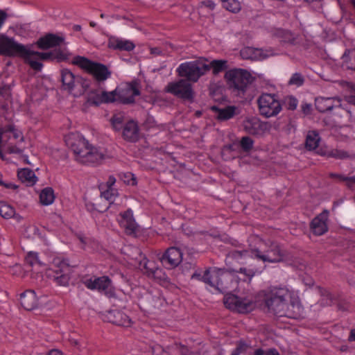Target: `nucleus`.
<instances>
[{
  "label": "nucleus",
  "mask_w": 355,
  "mask_h": 355,
  "mask_svg": "<svg viewBox=\"0 0 355 355\" xmlns=\"http://www.w3.org/2000/svg\"><path fill=\"white\" fill-rule=\"evenodd\" d=\"M258 297L268 310L278 316L297 318L302 310L299 297L286 287H270L261 291Z\"/></svg>",
  "instance_id": "f257e3e1"
},
{
  "label": "nucleus",
  "mask_w": 355,
  "mask_h": 355,
  "mask_svg": "<svg viewBox=\"0 0 355 355\" xmlns=\"http://www.w3.org/2000/svg\"><path fill=\"white\" fill-rule=\"evenodd\" d=\"M285 254L276 243H272L268 249L262 251L259 249L254 250H234L230 251L227 256V261L234 260L239 263H243L248 257L255 258L263 262H279L284 260Z\"/></svg>",
  "instance_id": "f03ea898"
},
{
  "label": "nucleus",
  "mask_w": 355,
  "mask_h": 355,
  "mask_svg": "<svg viewBox=\"0 0 355 355\" xmlns=\"http://www.w3.org/2000/svg\"><path fill=\"white\" fill-rule=\"evenodd\" d=\"M210 70L208 64L198 61L182 63L177 69L178 76L185 78L168 84L166 89H190L189 82L196 83L199 78Z\"/></svg>",
  "instance_id": "7ed1b4c3"
},
{
  "label": "nucleus",
  "mask_w": 355,
  "mask_h": 355,
  "mask_svg": "<svg viewBox=\"0 0 355 355\" xmlns=\"http://www.w3.org/2000/svg\"><path fill=\"white\" fill-rule=\"evenodd\" d=\"M24 141L22 132L14 125L8 124L0 128V157L5 160L3 153L20 155L22 149L20 146Z\"/></svg>",
  "instance_id": "20e7f679"
},
{
  "label": "nucleus",
  "mask_w": 355,
  "mask_h": 355,
  "mask_svg": "<svg viewBox=\"0 0 355 355\" xmlns=\"http://www.w3.org/2000/svg\"><path fill=\"white\" fill-rule=\"evenodd\" d=\"M64 142L73 152L76 159L83 164L89 162V143L78 132H70L64 136Z\"/></svg>",
  "instance_id": "39448f33"
},
{
  "label": "nucleus",
  "mask_w": 355,
  "mask_h": 355,
  "mask_svg": "<svg viewBox=\"0 0 355 355\" xmlns=\"http://www.w3.org/2000/svg\"><path fill=\"white\" fill-rule=\"evenodd\" d=\"M71 268L67 260L55 257L52 268L46 272L47 276L58 286H66L69 284Z\"/></svg>",
  "instance_id": "423d86ee"
},
{
  "label": "nucleus",
  "mask_w": 355,
  "mask_h": 355,
  "mask_svg": "<svg viewBox=\"0 0 355 355\" xmlns=\"http://www.w3.org/2000/svg\"><path fill=\"white\" fill-rule=\"evenodd\" d=\"M224 78L230 87L234 89H245L252 83L255 78L248 70L240 68L227 71Z\"/></svg>",
  "instance_id": "0eeeda50"
},
{
  "label": "nucleus",
  "mask_w": 355,
  "mask_h": 355,
  "mask_svg": "<svg viewBox=\"0 0 355 355\" xmlns=\"http://www.w3.org/2000/svg\"><path fill=\"white\" fill-rule=\"evenodd\" d=\"M223 302L227 309L239 313H249L255 307L254 300L251 296H238L227 293Z\"/></svg>",
  "instance_id": "6e6552de"
},
{
  "label": "nucleus",
  "mask_w": 355,
  "mask_h": 355,
  "mask_svg": "<svg viewBox=\"0 0 355 355\" xmlns=\"http://www.w3.org/2000/svg\"><path fill=\"white\" fill-rule=\"evenodd\" d=\"M212 278L210 291L213 293H227L229 290L234 288L236 284L233 275L221 268H214Z\"/></svg>",
  "instance_id": "1a4fd4ad"
},
{
  "label": "nucleus",
  "mask_w": 355,
  "mask_h": 355,
  "mask_svg": "<svg viewBox=\"0 0 355 355\" xmlns=\"http://www.w3.org/2000/svg\"><path fill=\"white\" fill-rule=\"evenodd\" d=\"M102 91L103 92L101 96V102L102 103L119 102L122 104H130L134 103L135 96L141 94V90Z\"/></svg>",
  "instance_id": "9d476101"
},
{
  "label": "nucleus",
  "mask_w": 355,
  "mask_h": 355,
  "mask_svg": "<svg viewBox=\"0 0 355 355\" xmlns=\"http://www.w3.org/2000/svg\"><path fill=\"white\" fill-rule=\"evenodd\" d=\"M257 103L260 114L266 118L277 116L282 110V105L274 94H263Z\"/></svg>",
  "instance_id": "9b49d317"
},
{
  "label": "nucleus",
  "mask_w": 355,
  "mask_h": 355,
  "mask_svg": "<svg viewBox=\"0 0 355 355\" xmlns=\"http://www.w3.org/2000/svg\"><path fill=\"white\" fill-rule=\"evenodd\" d=\"M26 46L18 43L13 37L0 35V55L6 57H21L26 54Z\"/></svg>",
  "instance_id": "f8f14e48"
},
{
  "label": "nucleus",
  "mask_w": 355,
  "mask_h": 355,
  "mask_svg": "<svg viewBox=\"0 0 355 355\" xmlns=\"http://www.w3.org/2000/svg\"><path fill=\"white\" fill-rule=\"evenodd\" d=\"M94 289H96L110 300L120 298V292L116 290L112 280L107 276L95 278L94 281L90 279V290Z\"/></svg>",
  "instance_id": "ddd939ff"
},
{
  "label": "nucleus",
  "mask_w": 355,
  "mask_h": 355,
  "mask_svg": "<svg viewBox=\"0 0 355 355\" xmlns=\"http://www.w3.org/2000/svg\"><path fill=\"white\" fill-rule=\"evenodd\" d=\"M329 216V211L327 209H324L313 218L310 223V229L314 235L322 236L328 232Z\"/></svg>",
  "instance_id": "4468645a"
},
{
  "label": "nucleus",
  "mask_w": 355,
  "mask_h": 355,
  "mask_svg": "<svg viewBox=\"0 0 355 355\" xmlns=\"http://www.w3.org/2000/svg\"><path fill=\"white\" fill-rule=\"evenodd\" d=\"M182 260V253L179 248L171 247L168 248L160 258L162 265L167 268L178 266Z\"/></svg>",
  "instance_id": "2eb2a0df"
},
{
  "label": "nucleus",
  "mask_w": 355,
  "mask_h": 355,
  "mask_svg": "<svg viewBox=\"0 0 355 355\" xmlns=\"http://www.w3.org/2000/svg\"><path fill=\"white\" fill-rule=\"evenodd\" d=\"M120 226L125 230V232L128 235H134L137 232L138 225L135 221L132 209L121 212L119 215Z\"/></svg>",
  "instance_id": "dca6fc26"
},
{
  "label": "nucleus",
  "mask_w": 355,
  "mask_h": 355,
  "mask_svg": "<svg viewBox=\"0 0 355 355\" xmlns=\"http://www.w3.org/2000/svg\"><path fill=\"white\" fill-rule=\"evenodd\" d=\"M243 127L247 133L256 136L263 135L269 128L268 123L261 121L257 118L245 120Z\"/></svg>",
  "instance_id": "f3484780"
},
{
  "label": "nucleus",
  "mask_w": 355,
  "mask_h": 355,
  "mask_svg": "<svg viewBox=\"0 0 355 355\" xmlns=\"http://www.w3.org/2000/svg\"><path fill=\"white\" fill-rule=\"evenodd\" d=\"M107 321L112 324L123 327H129L131 324V319L123 311L119 309H111L105 315Z\"/></svg>",
  "instance_id": "a211bd4d"
},
{
  "label": "nucleus",
  "mask_w": 355,
  "mask_h": 355,
  "mask_svg": "<svg viewBox=\"0 0 355 355\" xmlns=\"http://www.w3.org/2000/svg\"><path fill=\"white\" fill-rule=\"evenodd\" d=\"M61 80L66 89H73L76 84L80 83L82 89H89L87 84H82V78L79 76H75L74 74L69 69H64L61 71Z\"/></svg>",
  "instance_id": "6ab92c4d"
},
{
  "label": "nucleus",
  "mask_w": 355,
  "mask_h": 355,
  "mask_svg": "<svg viewBox=\"0 0 355 355\" xmlns=\"http://www.w3.org/2000/svg\"><path fill=\"white\" fill-rule=\"evenodd\" d=\"M90 74L97 82L101 83L107 79L111 72L105 65L90 61Z\"/></svg>",
  "instance_id": "aec40b11"
},
{
  "label": "nucleus",
  "mask_w": 355,
  "mask_h": 355,
  "mask_svg": "<svg viewBox=\"0 0 355 355\" xmlns=\"http://www.w3.org/2000/svg\"><path fill=\"white\" fill-rule=\"evenodd\" d=\"M64 41L63 37L53 33H48L41 37L37 42L38 47L41 49H48L60 46Z\"/></svg>",
  "instance_id": "412c9836"
},
{
  "label": "nucleus",
  "mask_w": 355,
  "mask_h": 355,
  "mask_svg": "<svg viewBox=\"0 0 355 355\" xmlns=\"http://www.w3.org/2000/svg\"><path fill=\"white\" fill-rule=\"evenodd\" d=\"M240 55L245 60H263L268 57L270 53L262 49L245 46L240 51Z\"/></svg>",
  "instance_id": "4be33fe9"
},
{
  "label": "nucleus",
  "mask_w": 355,
  "mask_h": 355,
  "mask_svg": "<svg viewBox=\"0 0 355 355\" xmlns=\"http://www.w3.org/2000/svg\"><path fill=\"white\" fill-rule=\"evenodd\" d=\"M123 137L129 141H137L139 138V129L136 121L129 120L123 127Z\"/></svg>",
  "instance_id": "5701e85b"
},
{
  "label": "nucleus",
  "mask_w": 355,
  "mask_h": 355,
  "mask_svg": "<svg viewBox=\"0 0 355 355\" xmlns=\"http://www.w3.org/2000/svg\"><path fill=\"white\" fill-rule=\"evenodd\" d=\"M20 304L27 311H31L37 306L36 294L33 290H26L20 295Z\"/></svg>",
  "instance_id": "b1692460"
},
{
  "label": "nucleus",
  "mask_w": 355,
  "mask_h": 355,
  "mask_svg": "<svg viewBox=\"0 0 355 355\" xmlns=\"http://www.w3.org/2000/svg\"><path fill=\"white\" fill-rule=\"evenodd\" d=\"M108 47L114 50L130 51L135 49V45L130 40H123L112 37L109 39Z\"/></svg>",
  "instance_id": "393cba45"
},
{
  "label": "nucleus",
  "mask_w": 355,
  "mask_h": 355,
  "mask_svg": "<svg viewBox=\"0 0 355 355\" xmlns=\"http://www.w3.org/2000/svg\"><path fill=\"white\" fill-rule=\"evenodd\" d=\"M340 105V100L333 98H317L315 99L316 108L320 112H324L332 110L334 107Z\"/></svg>",
  "instance_id": "a878e982"
},
{
  "label": "nucleus",
  "mask_w": 355,
  "mask_h": 355,
  "mask_svg": "<svg viewBox=\"0 0 355 355\" xmlns=\"http://www.w3.org/2000/svg\"><path fill=\"white\" fill-rule=\"evenodd\" d=\"M90 165H98L108 157L105 148L101 147H95L90 145Z\"/></svg>",
  "instance_id": "bb28decb"
},
{
  "label": "nucleus",
  "mask_w": 355,
  "mask_h": 355,
  "mask_svg": "<svg viewBox=\"0 0 355 355\" xmlns=\"http://www.w3.org/2000/svg\"><path fill=\"white\" fill-rule=\"evenodd\" d=\"M236 107L228 105L225 108H219L216 105L211 107V110L218 114L217 119L220 121H226L233 118L236 114Z\"/></svg>",
  "instance_id": "cd10ccee"
},
{
  "label": "nucleus",
  "mask_w": 355,
  "mask_h": 355,
  "mask_svg": "<svg viewBox=\"0 0 355 355\" xmlns=\"http://www.w3.org/2000/svg\"><path fill=\"white\" fill-rule=\"evenodd\" d=\"M241 153L239 145L236 142H232L225 145L221 150V156L225 161L231 160L239 157Z\"/></svg>",
  "instance_id": "c85d7f7f"
},
{
  "label": "nucleus",
  "mask_w": 355,
  "mask_h": 355,
  "mask_svg": "<svg viewBox=\"0 0 355 355\" xmlns=\"http://www.w3.org/2000/svg\"><path fill=\"white\" fill-rule=\"evenodd\" d=\"M17 177L21 182L26 184L27 186H33L37 181V178L35 172L27 168L19 170Z\"/></svg>",
  "instance_id": "c756f323"
},
{
  "label": "nucleus",
  "mask_w": 355,
  "mask_h": 355,
  "mask_svg": "<svg viewBox=\"0 0 355 355\" xmlns=\"http://www.w3.org/2000/svg\"><path fill=\"white\" fill-rule=\"evenodd\" d=\"M213 275L214 268L207 269L205 271L196 270L191 275V279H197L205 282L209 287V289L210 290L211 286V282L213 281Z\"/></svg>",
  "instance_id": "7c9ffc66"
},
{
  "label": "nucleus",
  "mask_w": 355,
  "mask_h": 355,
  "mask_svg": "<svg viewBox=\"0 0 355 355\" xmlns=\"http://www.w3.org/2000/svg\"><path fill=\"white\" fill-rule=\"evenodd\" d=\"M27 53L22 55L21 58L24 60L25 62L28 64L30 67L35 71H41L43 64L40 62V60H37L35 53L26 48Z\"/></svg>",
  "instance_id": "2f4dec72"
},
{
  "label": "nucleus",
  "mask_w": 355,
  "mask_h": 355,
  "mask_svg": "<svg viewBox=\"0 0 355 355\" xmlns=\"http://www.w3.org/2000/svg\"><path fill=\"white\" fill-rule=\"evenodd\" d=\"M320 141V137L318 132L315 130H310L306 137L305 147L309 150H315L318 148Z\"/></svg>",
  "instance_id": "473e14b6"
},
{
  "label": "nucleus",
  "mask_w": 355,
  "mask_h": 355,
  "mask_svg": "<svg viewBox=\"0 0 355 355\" xmlns=\"http://www.w3.org/2000/svg\"><path fill=\"white\" fill-rule=\"evenodd\" d=\"M55 200L53 189L51 187L43 189L40 194V201L42 205L47 206L51 205Z\"/></svg>",
  "instance_id": "72a5a7b5"
},
{
  "label": "nucleus",
  "mask_w": 355,
  "mask_h": 355,
  "mask_svg": "<svg viewBox=\"0 0 355 355\" xmlns=\"http://www.w3.org/2000/svg\"><path fill=\"white\" fill-rule=\"evenodd\" d=\"M329 177L334 179H338L339 181L345 182L346 187L352 190L355 191V176L348 177L344 175L330 173Z\"/></svg>",
  "instance_id": "f704fd0d"
},
{
  "label": "nucleus",
  "mask_w": 355,
  "mask_h": 355,
  "mask_svg": "<svg viewBox=\"0 0 355 355\" xmlns=\"http://www.w3.org/2000/svg\"><path fill=\"white\" fill-rule=\"evenodd\" d=\"M99 191L101 196L108 201L110 204L113 203L118 196L117 191L110 186H108L105 190H103V186H101Z\"/></svg>",
  "instance_id": "c9c22d12"
},
{
  "label": "nucleus",
  "mask_w": 355,
  "mask_h": 355,
  "mask_svg": "<svg viewBox=\"0 0 355 355\" xmlns=\"http://www.w3.org/2000/svg\"><path fill=\"white\" fill-rule=\"evenodd\" d=\"M125 114L123 112H117L113 114L110 119V123L115 131H120L124 126Z\"/></svg>",
  "instance_id": "e433bc0d"
},
{
  "label": "nucleus",
  "mask_w": 355,
  "mask_h": 355,
  "mask_svg": "<svg viewBox=\"0 0 355 355\" xmlns=\"http://www.w3.org/2000/svg\"><path fill=\"white\" fill-rule=\"evenodd\" d=\"M15 214V209L10 205L0 202V215L4 218H11Z\"/></svg>",
  "instance_id": "4c0bfd02"
},
{
  "label": "nucleus",
  "mask_w": 355,
  "mask_h": 355,
  "mask_svg": "<svg viewBox=\"0 0 355 355\" xmlns=\"http://www.w3.org/2000/svg\"><path fill=\"white\" fill-rule=\"evenodd\" d=\"M71 64H73V65L78 66L81 69H83L84 71L89 73V59L88 58H87L85 57L77 55L73 58V60H71Z\"/></svg>",
  "instance_id": "58836bf2"
},
{
  "label": "nucleus",
  "mask_w": 355,
  "mask_h": 355,
  "mask_svg": "<svg viewBox=\"0 0 355 355\" xmlns=\"http://www.w3.org/2000/svg\"><path fill=\"white\" fill-rule=\"evenodd\" d=\"M223 7L232 12H238L241 8V2L239 0H225L223 1Z\"/></svg>",
  "instance_id": "ea45409f"
},
{
  "label": "nucleus",
  "mask_w": 355,
  "mask_h": 355,
  "mask_svg": "<svg viewBox=\"0 0 355 355\" xmlns=\"http://www.w3.org/2000/svg\"><path fill=\"white\" fill-rule=\"evenodd\" d=\"M213 69V73L217 74L219 72L227 69V61L223 60H214L211 62L210 64H208Z\"/></svg>",
  "instance_id": "a19ab883"
},
{
  "label": "nucleus",
  "mask_w": 355,
  "mask_h": 355,
  "mask_svg": "<svg viewBox=\"0 0 355 355\" xmlns=\"http://www.w3.org/2000/svg\"><path fill=\"white\" fill-rule=\"evenodd\" d=\"M327 155L328 157H332L337 159H344L349 157V154L347 151L337 148L329 149V152Z\"/></svg>",
  "instance_id": "79ce46f5"
},
{
  "label": "nucleus",
  "mask_w": 355,
  "mask_h": 355,
  "mask_svg": "<svg viewBox=\"0 0 355 355\" xmlns=\"http://www.w3.org/2000/svg\"><path fill=\"white\" fill-rule=\"evenodd\" d=\"M239 145L240 150L241 148L244 152L248 153L252 149L254 141L250 137L245 136L241 138Z\"/></svg>",
  "instance_id": "37998d69"
},
{
  "label": "nucleus",
  "mask_w": 355,
  "mask_h": 355,
  "mask_svg": "<svg viewBox=\"0 0 355 355\" xmlns=\"http://www.w3.org/2000/svg\"><path fill=\"white\" fill-rule=\"evenodd\" d=\"M140 266L145 270V272L148 276V273L152 272L157 268L158 266L157 263L153 261H150L146 258L143 259L139 263Z\"/></svg>",
  "instance_id": "c03bdc74"
},
{
  "label": "nucleus",
  "mask_w": 355,
  "mask_h": 355,
  "mask_svg": "<svg viewBox=\"0 0 355 355\" xmlns=\"http://www.w3.org/2000/svg\"><path fill=\"white\" fill-rule=\"evenodd\" d=\"M167 92L173 93L178 97H181L183 99L191 101L194 96V90H166Z\"/></svg>",
  "instance_id": "a18cd8bd"
},
{
  "label": "nucleus",
  "mask_w": 355,
  "mask_h": 355,
  "mask_svg": "<svg viewBox=\"0 0 355 355\" xmlns=\"http://www.w3.org/2000/svg\"><path fill=\"white\" fill-rule=\"evenodd\" d=\"M304 83V76L300 73H294L288 81V85L296 87H300L303 85Z\"/></svg>",
  "instance_id": "49530a36"
},
{
  "label": "nucleus",
  "mask_w": 355,
  "mask_h": 355,
  "mask_svg": "<svg viewBox=\"0 0 355 355\" xmlns=\"http://www.w3.org/2000/svg\"><path fill=\"white\" fill-rule=\"evenodd\" d=\"M53 60L62 62L69 60V55L60 49H54L52 51Z\"/></svg>",
  "instance_id": "de8ad7c7"
},
{
  "label": "nucleus",
  "mask_w": 355,
  "mask_h": 355,
  "mask_svg": "<svg viewBox=\"0 0 355 355\" xmlns=\"http://www.w3.org/2000/svg\"><path fill=\"white\" fill-rule=\"evenodd\" d=\"M25 261L27 264L32 267L40 264L37 253L33 252H30L28 253L25 258Z\"/></svg>",
  "instance_id": "09e8293b"
},
{
  "label": "nucleus",
  "mask_w": 355,
  "mask_h": 355,
  "mask_svg": "<svg viewBox=\"0 0 355 355\" xmlns=\"http://www.w3.org/2000/svg\"><path fill=\"white\" fill-rule=\"evenodd\" d=\"M222 90H210V96L215 101L219 103H223L227 101V97L225 96L220 92Z\"/></svg>",
  "instance_id": "8fccbe9b"
},
{
  "label": "nucleus",
  "mask_w": 355,
  "mask_h": 355,
  "mask_svg": "<svg viewBox=\"0 0 355 355\" xmlns=\"http://www.w3.org/2000/svg\"><path fill=\"white\" fill-rule=\"evenodd\" d=\"M148 277L157 280H162L165 278V273L162 268L157 266V268L152 272V273H148Z\"/></svg>",
  "instance_id": "3c124183"
},
{
  "label": "nucleus",
  "mask_w": 355,
  "mask_h": 355,
  "mask_svg": "<svg viewBox=\"0 0 355 355\" xmlns=\"http://www.w3.org/2000/svg\"><path fill=\"white\" fill-rule=\"evenodd\" d=\"M318 289L320 295L323 297L327 298L325 304L327 305H331L333 303L334 299L333 295L325 288H319Z\"/></svg>",
  "instance_id": "603ef678"
},
{
  "label": "nucleus",
  "mask_w": 355,
  "mask_h": 355,
  "mask_svg": "<svg viewBox=\"0 0 355 355\" xmlns=\"http://www.w3.org/2000/svg\"><path fill=\"white\" fill-rule=\"evenodd\" d=\"M284 103L288 110H294L297 106V100L293 96H287L284 99Z\"/></svg>",
  "instance_id": "864d4df0"
},
{
  "label": "nucleus",
  "mask_w": 355,
  "mask_h": 355,
  "mask_svg": "<svg viewBox=\"0 0 355 355\" xmlns=\"http://www.w3.org/2000/svg\"><path fill=\"white\" fill-rule=\"evenodd\" d=\"M239 272L245 275L248 280H250L255 274L259 273L261 271L254 268H240Z\"/></svg>",
  "instance_id": "5fc2aeb1"
},
{
  "label": "nucleus",
  "mask_w": 355,
  "mask_h": 355,
  "mask_svg": "<svg viewBox=\"0 0 355 355\" xmlns=\"http://www.w3.org/2000/svg\"><path fill=\"white\" fill-rule=\"evenodd\" d=\"M153 355H169L168 352L165 351L159 345H153L150 347Z\"/></svg>",
  "instance_id": "6e6d98bb"
},
{
  "label": "nucleus",
  "mask_w": 355,
  "mask_h": 355,
  "mask_svg": "<svg viewBox=\"0 0 355 355\" xmlns=\"http://www.w3.org/2000/svg\"><path fill=\"white\" fill-rule=\"evenodd\" d=\"M37 60H53L52 51L50 52H38L35 51Z\"/></svg>",
  "instance_id": "4d7b16f0"
},
{
  "label": "nucleus",
  "mask_w": 355,
  "mask_h": 355,
  "mask_svg": "<svg viewBox=\"0 0 355 355\" xmlns=\"http://www.w3.org/2000/svg\"><path fill=\"white\" fill-rule=\"evenodd\" d=\"M175 349L180 354V355H193V352L192 351H191L187 347L181 344H176Z\"/></svg>",
  "instance_id": "13d9d810"
},
{
  "label": "nucleus",
  "mask_w": 355,
  "mask_h": 355,
  "mask_svg": "<svg viewBox=\"0 0 355 355\" xmlns=\"http://www.w3.org/2000/svg\"><path fill=\"white\" fill-rule=\"evenodd\" d=\"M140 82L137 79H134L131 80L130 82H128L125 83V89H138V87H140Z\"/></svg>",
  "instance_id": "bf43d9fd"
},
{
  "label": "nucleus",
  "mask_w": 355,
  "mask_h": 355,
  "mask_svg": "<svg viewBox=\"0 0 355 355\" xmlns=\"http://www.w3.org/2000/svg\"><path fill=\"white\" fill-rule=\"evenodd\" d=\"M10 90H0V105L3 107L5 105V101L8 99L10 96Z\"/></svg>",
  "instance_id": "052dcab7"
},
{
  "label": "nucleus",
  "mask_w": 355,
  "mask_h": 355,
  "mask_svg": "<svg viewBox=\"0 0 355 355\" xmlns=\"http://www.w3.org/2000/svg\"><path fill=\"white\" fill-rule=\"evenodd\" d=\"M0 185H2L4 187L7 188V189H13V190H15L17 189V186L13 183H6L4 182L3 181L1 180H0Z\"/></svg>",
  "instance_id": "680f3d73"
},
{
  "label": "nucleus",
  "mask_w": 355,
  "mask_h": 355,
  "mask_svg": "<svg viewBox=\"0 0 355 355\" xmlns=\"http://www.w3.org/2000/svg\"><path fill=\"white\" fill-rule=\"evenodd\" d=\"M352 91L353 93L349 96H346L345 98L349 103L354 105L355 106V90Z\"/></svg>",
  "instance_id": "e2e57ef3"
},
{
  "label": "nucleus",
  "mask_w": 355,
  "mask_h": 355,
  "mask_svg": "<svg viewBox=\"0 0 355 355\" xmlns=\"http://www.w3.org/2000/svg\"><path fill=\"white\" fill-rule=\"evenodd\" d=\"M240 353L244 352L247 349V345L243 342H239L236 347Z\"/></svg>",
  "instance_id": "0e129e2a"
},
{
  "label": "nucleus",
  "mask_w": 355,
  "mask_h": 355,
  "mask_svg": "<svg viewBox=\"0 0 355 355\" xmlns=\"http://www.w3.org/2000/svg\"><path fill=\"white\" fill-rule=\"evenodd\" d=\"M150 53L153 55H162V51L160 50V49L155 47L150 49Z\"/></svg>",
  "instance_id": "69168bd1"
},
{
  "label": "nucleus",
  "mask_w": 355,
  "mask_h": 355,
  "mask_svg": "<svg viewBox=\"0 0 355 355\" xmlns=\"http://www.w3.org/2000/svg\"><path fill=\"white\" fill-rule=\"evenodd\" d=\"M46 355H62V353L58 349H53L50 350Z\"/></svg>",
  "instance_id": "338daca9"
},
{
  "label": "nucleus",
  "mask_w": 355,
  "mask_h": 355,
  "mask_svg": "<svg viewBox=\"0 0 355 355\" xmlns=\"http://www.w3.org/2000/svg\"><path fill=\"white\" fill-rule=\"evenodd\" d=\"M266 355H280L276 349H270L266 352Z\"/></svg>",
  "instance_id": "774afa93"
}]
</instances>
